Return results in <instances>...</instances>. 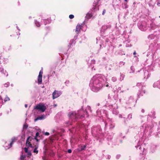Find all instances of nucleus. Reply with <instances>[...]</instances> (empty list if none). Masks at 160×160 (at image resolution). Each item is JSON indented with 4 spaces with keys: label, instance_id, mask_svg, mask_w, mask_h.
Segmentation results:
<instances>
[{
    "label": "nucleus",
    "instance_id": "obj_2",
    "mask_svg": "<svg viewBox=\"0 0 160 160\" xmlns=\"http://www.w3.org/2000/svg\"><path fill=\"white\" fill-rule=\"evenodd\" d=\"M34 108L36 109L39 110L42 112H43L45 111L46 109V108L45 106L43 105H42L38 104Z\"/></svg>",
    "mask_w": 160,
    "mask_h": 160
},
{
    "label": "nucleus",
    "instance_id": "obj_32",
    "mask_svg": "<svg viewBox=\"0 0 160 160\" xmlns=\"http://www.w3.org/2000/svg\"><path fill=\"white\" fill-rule=\"evenodd\" d=\"M124 1H125V2H128V1H127V0H124Z\"/></svg>",
    "mask_w": 160,
    "mask_h": 160
},
{
    "label": "nucleus",
    "instance_id": "obj_22",
    "mask_svg": "<svg viewBox=\"0 0 160 160\" xmlns=\"http://www.w3.org/2000/svg\"><path fill=\"white\" fill-rule=\"evenodd\" d=\"M105 12H106V10H105V9H104L103 11L102 14L103 15H104V14L105 13Z\"/></svg>",
    "mask_w": 160,
    "mask_h": 160
},
{
    "label": "nucleus",
    "instance_id": "obj_33",
    "mask_svg": "<svg viewBox=\"0 0 160 160\" xmlns=\"http://www.w3.org/2000/svg\"><path fill=\"white\" fill-rule=\"evenodd\" d=\"M43 19V20H46V19Z\"/></svg>",
    "mask_w": 160,
    "mask_h": 160
},
{
    "label": "nucleus",
    "instance_id": "obj_6",
    "mask_svg": "<svg viewBox=\"0 0 160 160\" xmlns=\"http://www.w3.org/2000/svg\"><path fill=\"white\" fill-rule=\"evenodd\" d=\"M81 25H78L76 27V32H78L80 31V29H81Z\"/></svg>",
    "mask_w": 160,
    "mask_h": 160
},
{
    "label": "nucleus",
    "instance_id": "obj_28",
    "mask_svg": "<svg viewBox=\"0 0 160 160\" xmlns=\"http://www.w3.org/2000/svg\"><path fill=\"white\" fill-rule=\"evenodd\" d=\"M28 147H31V148H32L33 147H32V145L31 144H30Z\"/></svg>",
    "mask_w": 160,
    "mask_h": 160
},
{
    "label": "nucleus",
    "instance_id": "obj_23",
    "mask_svg": "<svg viewBox=\"0 0 160 160\" xmlns=\"http://www.w3.org/2000/svg\"><path fill=\"white\" fill-rule=\"evenodd\" d=\"M127 2H126V3H125L124 4V5L125 6V8H126L128 7V6H127Z\"/></svg>",
    "mask_w": 160,
    "mask_h": 160
},
{
    "label": "nucleus",
    "instance_id": "obj_27",
    "mask_svg": "<svg viewBox=\"0 0 160 160\" xmlns=\"http://www.w3.org/2000/svg\"><path fill=\"white\" fill-rule=\"evenodd\" d=\"M45 135L47 136L49 135V133L48 132H46L45 133Z\"/></svg>",
    "mask_w": 160,
    "mask_h": 160
},
{
    "label": "nucleus",
    "instance_id": "obj_15",
    "mask_svg": "<svg viewBox=\"0 0 160 160\" xmlns=\"http://www.w3.org/2000/svg\"><path fill=\"white\" fill-rule=\"evenodd\" d=\"M74 18V16L73 15L71 14L69 16V18L70 19H72Z\"/></svg>",
    "mask_w": 160,
    "mask_h": 160
},
{
    "label": "nucleus",
    "instance_id": "obj_17",
    "mask_svg": "<svg viewBox=\"0 0 160 160\" xmlns=\"http://www.w3.org/2000/svg\"><path fill=\"white\" fill-rule=\"evenodd\" d=\"M43 74V72L42 71H40L39 72L38 76H42Z\"/></svg>",
    "mask_w": 160,
    "mask_h": 160
},
{
    "label": "nucleus",
    "instance_id": "obj_5",
    "mask_svg": "<svg viewBox=\"0 0 160 160\" xmlns=\"http://www.w3.org/2000/svg\"><path fill=\"white\" fill-rule=\"evenodd\" d=\"M42 76H38V83L39 84H41L42 82Z\"/></svg>",
    "mask_w": 160,
    "mask_h": 160
},
{
    "label": "nucleus",
    "instance_id": "obj_9",
    "mask_svg": "<svg viewBox=\"0 0 160 160\" xmlns=\"http://www.w3.org/2000/svg\"><path fill=\"white\" fill-rule=\"evenodd\" d=\"M35 148L33 150V152L36 153L37 154L38 153V151L37 150L38 147L37 146H35Z\"/></svg>",
    "mask_w": 160,
    "mask_h": 160
},
{
    "label": "nucleus",
    "instance_id": "obj_1",
    "mask_svg": "<svg viewBox=\"0 0 160 160\" xmlns=\"http://www.w3.org/2000/svg\"><path fill=\"white\" fill-rule=\"evenodd\" d=\"M68 116L69 119L74 122H75L77 121L78 117H79V115L76 112L72 111L68 113Z\"/></svg>",
    "mask_w": 160,
    "mask_h": 160
},
{
    "label": "nucleus",
    "instance_id": "obj_14",
    "mask_svg": "<svg viewBox=\"0 0 160 160\" xmlns=\"http://www.w3.org/2000/svg\"><path fill=\"white\" fill-rule=\"evenodd\" d=\"M39 135V133L38 132H37L36 134V136L34 138V139H36V138Z\"/></svg>",
    "mask_w": 160,
    "mask_h": 160
},
{
    "label": "nucleus",
    "instance_id": "obj_29",
    "mask_svg": "<svg viewBox=\"0 0 160 160\" xmlns=\"http://www.w3.org/2000/svg\"><path fill=\"white\" fill-rule=\"evenodd\" d=\"M25 108H27L28 107V105L27 104H25Z\"/></svg>",
    "mask_w": 160,
    "mask_h": 160
},
{
    "label": "nucleus",
    "instance_id": "obj_11",
    "mask_svg": "<svg viewBox=\"0 0 160 160\" xmlns=\"http://www.w3.org/2000/svg\"><path fill=\"white\" fill-rule=\"evenodd\" d=\"M10 100L8 96H6V97L4 98V102H6L8 101H9Z\"/></svg>",
    "mask_w": 160,
    "mask_h": 160
},
{
    "label": "nucleus",
    "instance_id": "obj_13",
    "mask_svg": "<svg viewBox=\"0 0 160 160\" xmlns=\"http://www.w3.org/2000/svg\"><path fill=\"white\" fill-rule=\"evenodd\" d=\"M9 83L8 82H7L6 83L4 84V86L5 87H8L9 85Z\"/></svg>",
    "mask_w": 160,
    "mask_h": 160
},
{
    "label": "nucleus",
    "instance_id": "obj_7",
    "mask_svg": "<svg viewBox=\"0 0 160 160\" xmlns=\"http://www.w3.org/2000/svg\"><path fill=\"white\" fill-rule=\"evenodd\" d=\"M92 16V15L91 13H88L86 16V18L88 19H89Z\"/></svg>",
    "mask_w": 160,
    "mask_h": 160
},
{
    "label": "nucleus",
    "instance_id": "obj_30",
    "mask_svg": "<svg viewBox=\"0 0 160 160\" xmlns=\"http://www.w3.org/2000/svg\"><path fill=\"white\" fill-rule=\"evenodd\" d=\"M35 139L36 140V141L37 142H38L39 141V140L37 138H36V139Z\"/></svg>",
    "mask_w": 160,
    "mask_h": 160
},
{
    "label": "nucleus",
    "instance_id": "obj_10",
    "mask_svg": "<svg viewBox=\"0 0 160 160\" xmlns=\"http://www.w3.org/2000/svg\"><path fill=\"white\" fill-rule=\"evenodd\" d=\"M26 158V156L25 155H24L23 154H22L21 155L20 157V160H24Z\"/></svg>",
    "mask_w": 160,
    "mask_h": 160
},
{
    "label": "nucleus",
    "instance_id": "obj_3",
    "mask_svg": "<svg viewBox=\"0 0 160 160\" xmlns=\"http://www.w3.org/2000/svg\"><path fill=\"white\" fill-rule=\"evenodd\" d=\"M52 95V98L53 99H54L55 98H57L60 96V95L58 93V91L56 90H55L53 92Z\"/></svg>",
    "mask_w": 160,
    "mask_h": 160
},
{
    "label": "nucleus",
    "instance_id": "obj_21",
    "mask_svg": "<svg viewBox=\"0 0 160 160\" xmlns=\"http://www.w3.org/2000/svg\"><path fill=\"white\" fill-rule=\"evenodd\" d=\"M68 152L69 153H71L72 152V150L70 149H68Z\"/></svg>",
    "mask_w": 160,
    "mask_h": 160
},
{
    "label": "nucleus",
    "instance_id": "obj_24",
    "mask_svg": "<svg viewBox=\"0 0 160 160\" xmlns=\"http://www.w3.org/2000/svg\"><path fill=\"white\" fill-rule=\"evenodd\" d=\"M157 5H158V6L160 7V1L158 2L157 3Z\"/></svg>",
    "mask_w": 160,
    "mask_h": 160
},
{
    "label": "nucleus",
    "instance_id": "obj_26",
    "mask_svg": "<svg viewBox=\"0 0 160 160\" xmlns=\"http://www.w3.org/2000/svg\"><path fill=\"white\" fill-rule=\"evenodd\" d=\"M86 148V145H84V146H83V148H81V149H82V150H84V149Z\"/></svg>",
    "mask_w": 160,
    "mask_h": 160
},
{
    "label": "nucleus",
    "instance_id": "obj_20",
    "mask_svg": "<svg viewBox=\"0 0 160 160\" xmlns=\"http://www.w3.org/2000/svg\"><path fill=\"white\" fill-rule=\"evenodd\" d=\"M31 144V143L30 142H29L28 143H26V145L28 147L30 144Z\"/></svg>",
    "mask_w": 160,
    "mask_h": 160
},
{
    "label": "nucleus",
    "instance_id": "obj_31",
    "mask_svg": "<svg viewBox=\"0 0 160 160\" xmlns=\"http://www.w3.org/2000/svg\"><path fill=\"white\" fill-rule=\"evenodd\" d=\"M136 51H135V52H134V53H133V54H134V55H135L136 54Z\"/></svg>",
    "mask_w": 160,
    "mask_h": 160
},
{
    "label": "nucleus",
    "instance_id": "obj_4",
    "mask_svg": "<svg viewBox=\"0 0 160 160\" xmlns=\"http://www.w3.org/2000/svg\"><path fill=\"white\" fill-rule=\"evenodd\" d=\"M17 140V139L16 138H13L12 139V141L9 144V147L8 148H9L11 147L12 146V144L14 142L16 141Z\"/></svg>",
    "mask_w": 160,
    "mask_h": 160
},
{
    "label": "nucleus",
    "instance_id": "obj_25",
    "mask_svg": "<svg viewBox=\"0 0 160 160\" xmlns=\"http://www.w3.org/2000/svg\"><path fill=\"white\" fill-rule=\"evenodd\" d=\"M27 153H28V155L31 156V155H32V154H31V152H29V151L28 152H27Z\"/></svg>",
    "mask_w": 160,
    "mask_h": 160
},
{
    "label": "nucleus",
    "instance_id": "obj_18",
    "mask_svg": "<svg viewBox=\"0 0 160 160\" xmlns=\"http://www.w3.org/2000/svg\"><path fill=\"white\" fill-rule=\"evenodd\" d=\"M28 148H24V150L25 152L26 153H27L28 152Z\"/></svg>",
    "mask_w": 160,
    "mask_h": 160
},
{
    "label": "nucleus",
    "instance_id": "obj_12",
    "mask_svg": "<svg viewBox=\"0 0 160 160\" xmlns=\"http://www.w3.org/2000/svg\"><path fill=\"white\" fill-rule=\"evenodd\" d=\"M35 23L36 25L38 27H39L40 26V23L38 21H36L35 22Z\"/></svg>",
    "mask_w": 160,
    "mask_h": 160
},
{
    "label": "nucleus",
    "instance_id": "obj_19",
    "mask_svg": "<svg viewBox=\"0 0 160 160\" xmlns=\"http://www.w3.org/2000/svg\"><path fill=\"white\" fill-rule=\"evenodd\" d=\"M42 118H41V117H38V118H36L35 119V121H37V120H39V119H42Z\"/></svg>",
    "mask_w": 160,
    "mask_h": 160
},
{
    "label": "nucleus",
    "instance_id": "obj_16",
    "mask_svg": "<svg viewBox=\"0 0 160 160\" xmlns=\"http://www.w3.org/2000/svg\"><path fill=\"white\" fill-rule=\"evenodd\" d=\"M30 138V137H28V138H27V140H26V143H28L29 142V140Z\"/></svg>",
    "mask_w": 160,
    "mask_h": 160
},
{
    "label": "nucleus",
    "instance_id": "obj_8",
    "mask_svg": "<svg viewBox=\"0 0 160 160\" xmlns=\"http://www.w3.org/2000/svg\"><path fill=\"white\" fill-rule=\"evenodd\" d=\"M49 32V29L47 27L45 28V34L46 35Z\"/></svg>",
    "mask_w": 160,
    "mask_h": 160
}]
</instances>
